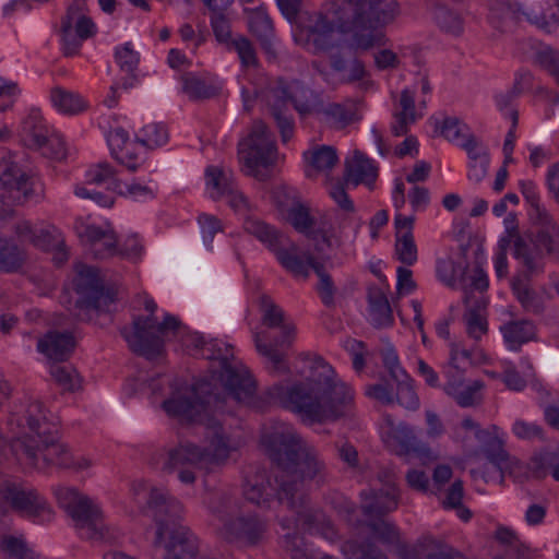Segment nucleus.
Segmentation results:
<instances>
[{
	"label": "nucleus",
	"instance_id": "f257e3e1",
	"mask_svg": "<svg viewBox=\"0 0 559 559\" xmlns=\"http://www.w3.org/2000/svg\"><path fill=\"white\" fill-rule=\"evenodd\" d=\"M266 454L277 467L275 486L265 469L251 468L245 476V498L260 507L273 499L288 508L299 504L298 493L310 485L322 488L329 483L328 465L319 450L294 430L273 432L264 438Z\"/></svg>",
	"mask_w": 559,
	"mask_h": 559
},
{
	"label": "nucleus",
	"instance_id": "f03ea898",
	"mask_svg": "<svg viewBox=\"0 0 559 559\" xmlns=\"http://www.w3.org/2000/svg\"><path fill=\"white\" fill-rule=\"evenodd\" d=\"M329 12L332 20L322 12L300 16L296 40L326 52L336 46L337 31L350 36V45L356 50L384 46L386 39L379 29L396 19L400 8L396 0H333Z\"/></svg>",
	"mask_w": 559,
	"mask_h": 559
},
{
	"label": "nucleus",
	"instance_id": "7ed1b4c3",
	"mask_svg": "<svg viewBox=\"0 0 559 559\" xmlns=\"http://www.w3.org/2000/svg\"><path fill=\"white\" fill-rule=\"evenodd\" d=\"M194 345L202 350L205 359L219 360L218 380L225 392L222 393L207 379H200L191 385L176 382L171 396L162 403L166 414L190 423L202 421L203 414L207 411L222 409L226 394L238 402H249L254 394L255 383L245 367L230 364L231 346L217 340L205 341L203 337H197Z\"/></svg>",
	"mask_w": 559,
	"mask_h": 559
},
{
	"label": "nucleus",
	"instance_id": "20e7f679",
	"mask_svg": "<svg viewBox=\"0 0 559 559\" xmlns=\"http://www.w3.org/2000/svg\"><path fill=\"white\" fill-rule=\"evenodd\" d=\"M270 396L308 425L346 418L352 415L355 403L354 390L320 356L313 359L305 381L289 386L274 385Z\"/></svg>",
	"mask_w": 559,
	"mask_h": 559
},
{
	"label": "nucleus",
	"instance_id": "39448f33",
	"mask_svg": "<svg viewBox=\"0 0 559 559\" xmlns=\"http://www.w3.org/2000/svg\"><path fill=\"white\" fill-rule=\"evenodd\" d=\"M147 503L157 526L153 545L165 549L164 559H195L199 539L189 527L177 522L183 509L181 502L167 491L152 488Z\"/></svg>",
	"mask_w": 559,
	"mask_h": 559
},
{
	"label": "nucleus",
	"instance_id": "423d86ee",
	"mask_svg": "<svg viewBox=\"0 0 559 559\" xmlns=\"http://www.w3.org/2000/svg\"><path fill=\"white\" fill-rule=\"evenodd\" d=\"M10 450L17 460H25L31 466L44 468H86L88 461L82 459L74 463L67 447L59 441L57 427H44L41 438L24 436L10 442Z\"/></svg>",
	"mask_w": 559,
	"mask_h": 559
},
{
	"label": "nucleus",
	"instance_id": "0eeeda50",
	"mask_svg": "<svg viewBox=\"0 0 559 559\" xmlns=\"http://www.w3.org/2000/svg\"><path fill=\"white\" fill-rule=\"evenodd\" d=\"M144 308L150 316L134 318L133 331L123 328L121 335L133 353L154 359L163 353L165 340L170 334H179L182 325L179 319L171 314H166L164 320L158 322L154 317L157 305L153 299H146Z\"/></svg>",
	"mask_w": 559,
	"mask_h": 559
},
{
	"label": "nucleus",
	"instance_id": "6e6552de",
	"mask_svg": "<svg viewBox=\"0 0 559 559\" xmlns=\"http://www.w3.org/2000/svg\"><path fill=\"white\" fill-rule=\"evenodd\" d=\"M324 247L325 245L321 241H316L314 251L318 257L311 252H306L302 257L297 254L295 245L292 246L293 250L278 246L273 252L281 265L295 277L307 280L312 270L319 278L316 290L322 304L328 308H333L337 288L328 269L333 267L334 263L330 257L324 254Z\"/></svg>",
	"mask_w": 559,
	"mask_h": 559
},
{
	"label": "nucleus",
	"instance_id": "1a4fd4ad",
	"mask_svg": "<svg viewBox=\"0 0 559 559\" xmlns=\"http://www.w3.org/2000/svg\"><path fill=\"white\" fill-rule=\"evenodd\" d=\"M74 290L78 298L72 313L79 321H96L104 316L108 322H111L117 292L114 287L105 286L98 269L82 265L74 278Z\"/></svg>",
	"mask_w": 559,
	"mask_h": 559
},
{
	"label": "nucleus",
	"instance_id": "9d476101",
	"mask_svg": "<svg viewBox=\"0 0 559 559\" xmlns=\"http://www.w3.org/2000/svg\"><path fill=\"white\" fill-rule=\"evenodd\" d=\"M59 506L74 521L81 535L87 539H107V527L103 523V514L98 506L75 488L59 486L55 489Z\"/></svg>",
	"mask_w": 559,
	"mask_h": 559
},
{
	"label": "nucleus",
	"instance_id": "9b49d317",
	"mask_svg": "<svg viewBox=\"0 0 559 559\" xmlns=\"http://www.w3.org/2000/svg\"><path fill=\"white\" fill-rule=\"evenodd\" d=\"M277 148L271 130L262 120L253 122L248 138L240 143L239 158L243 163L246 175L259 180H266L267 174L259 167L274 165Z\"/></svg>",
	"mask_w": 559,
	"mask_h": 559
},
{
	"label": "nucleus",
	"instance_id": "f8f14e48",
	"mask_svg": "<svg viewBox=\"0 0 559 559\" xmlns=\"http://www.w3.org/2000/svg\"><path fill=\"white\" fill-rule=\"evenodd\" d=\"M10 511L41 522H49L53 518L51 507L36 489L5 479L0 484V515Z\"/></svg>",
	"mask_w": 559,
	"mask_h": 559
},
{
	"label": "nucleus",
	"instance_id": "ddd939ff",
	"mask_svg": "<svg viewBox=\"0 0 559 559\" xmlns=\"http://www.w3.org/2000/svg\"><path fill=\"white\" fill-rule=\"evenodd\" d=\"M259 301L262 311V323L271 329L281 328L282 338L267 345L262 343L261 334L257 333L254 335L257 350L259 354L266 357L276 370L287 372L289 369L285 365V355L281 353L277 347H289L292 345L295 338L296 328L294 324L284 323L285 313L283 309L277 306L270 296L262 295Z\"/></svg>",
	"mask_w": 559,
	"mask_h": 559
},
{
	"label": "nucleus",
	"instance_id": "4468645a",
	"mask_svg": "<svg viewBox=\"0 0 559 559\" xmlns=\"http://www.w3.org/2000/svg\"><path fill=\"white\" fill-rule=\"evenodd\" d=\"M0 182L17 203L43 198V186L39 180L29 176L13 160L9 152H0Z\"/></svg>",
	"mask_w": 559,
	"mask_h": 559
},
{
	"label": "nucleus",
	"instance_id": "2eb2a0df",
	"mask_svg": "<svg viewBox=\"0 0 559 559\" xmlns=\"http://www.w3.org/2000/svg\"><path fill=\"white\" fill-rule=\"evenodd\" d=\"M205 455L203 447L182 441L167 450L162 468L165 473L177 474L182 484L192 485L197 480V471L207 465Z\"/></svg>",
	"mask_w": 559,
	"mask_h": 559
},
{
	"label": "nucleus",
	"instance_id": "dca6fc26",
	"mask_svg": "<svg viewBox=\"0 0 559 559\" xmlns=\"http://www.w3.org/2000/svg\"><path fill=\"white\" fill-rule=\"evenodd\" d=\"M21 141L28 148L39 151L48 158L61 159L66 156L63 140L49 135V130L38 111H32L23 120Z\"/></svg>",
	"mask_w": 559,
	"mask_h": 559
},
{
	"label": "nucleus",
	"instance_id": "f3484780",
	"mask_svg": "<svg viewBox=\"0 0 559 559\" xmlns=\"http://www.w3.org/2000/svg\"><path fill=\"white\" fill-rule=\"evenodd\" d=\"M282 216L298 233L305 234L314 241H321L328 249H340L343 246L342 236L333 227L312 230L314 218L310 214V209L301 201L282 214Z\"/></svg>",
	"mask_w": 559,
	"mask_h": 559
},
{
	"label": "nucleus",
	"instance_id": "a211bd4d",
	"mask_svg": "<svg viewBox=\"0 0 559 559\" xmlns=\"http://www.w3.org/2000/svg\"><path fill=\"white\" fill-rule=\"evenodd\" d=\"M266 530V522L259 515L251 513L226 521L221 534L229 543L257 546L263 540Z\"/></svg>",
	"mask_w": 559,
	"mask_h": 559
},
{
	"label": "nucleus",
	"instance_id": "6ab92c4d",
	"mask_svg": "<svg viewBox=\"0 0 559 559\" xmlns=\"http://www.w3.org/2000/svg\"><path fill=\"white\" fill-rule=\"evenodd\" d=\"M396 383L395 393L388 382H380L367 385L365 393L370 399L378 401L383 405H392L396 402L400 406L408 411H417L420 405L419 396L415 391L414 381L409 377Z\"/></svg>",
	"mask_w": 559,
	"mask_h": 559
},
{
	"label": "nucleus",
	"instance_id": "aec40b11",
	"mask_svg": "<svg viewBox=\"0 0 559 559\" xmlns=\"http://www.w3.org/2000/svg\"><path fill=\"white\" fill-rule=\"evenodd\" d=\"M265 105L270 116L276 123L283 143L288 142L295 131V121L289 109V98L284 86V79H280L276 85L265 93Z\"/></svg>",
	"mask_w": 559,
	"mask_h": 559
},
{
	"label": "nucleus",
	"instance_id": "412c9836",
	"mask_svg": "<svg viewBox=\"0 0 559 559\" xmlns=\"http://www.w3.org/2000/svg\"><path fill=\"white\" fill-rule=\"evenodd\" d=\"M205 438L209 447L205 449V462L212 465H224L233 451L238 450L239 442L227 435L222 424L213 417L207 418L205 424Z\"/></svg>",
	"mask_w": 559,
	"mask_h": 559
},
{
	"label": "nucleus",
	"instance_id": "4be33fe9",
	"mask_svg": "<svg viewBox=\"0 0 559 559\" xmlns=\"http://www.w3.org/2000/svg\"><path fill=\"white\" fill-rule=\"evenodd\" d=\"M248 19V31L257 38L262 50L269 59L277 58V51L273 39L275 36L274 25L266 12L265 7L261 5L255 9H245Z\"/></svg>",
	"mask_w": 559,
	"mask_h": 559
},
{
	"label": "nucleus",
	"instance_id": "5701e85b",
	"mask_svg": "<svg viewBox=\"0 0 559 559\" xmlns=\"http://www.w3.org/2000/svg\"><path fill=\"white\" fill-rule=\"evenodd\" d=\"M362 499L361 511L368 519L383 518L399 507V489H368L360 492Z\"/></svg>",
	"mask_w": 559,
	"mask_h": 559
},
{
	"label": "nucleus",
	"instance_id": "b1692460",
	"mask_svg": "<svg viewBox=\"0 0 559 559\" xmlns=\"http://www.w3.org/2000/svg\"><path fill=\"white\" fill-rule=\"evenodd\" d=\"M512 254L523 267V270L516 274L538 276L544 273L546 258L528 234H523V236H518L516 239H514V250Z\"/></svg>",
	"mask_w": 559,
	"mask_h": 559
},
{
	"label": "nucleus",
	"instance_id": "393cba45",
	"mask_svg": "<svg viewBox=\"0 0 559 559\" xmlns=\"http://www.w3.org/2000/svg\"><path fill=\"white\" fill-rule=\"evenodd\" d=\"M78 236L92 248L95 258L104 259L119 254L118 239L114 230L103 229L95 225H81L76 227Z\"/></svg>",
	"mask_w": 559,
	"mask_h": 559
},
{
	"label": "nucleus",
	"instance_id": "a878e982",
	"mask_svg": "<svg viewBox=\"0 0 559 559\" xmlns=\"http://www.w3.org/2000/svg\"><path fill=\"white\" fill-rule=\"evenodd\" d=\"M109 146L112 157L130 171H135L141 165L139 145L131 141L128 132L122 128H116L109 133Z\"/></svg>",
	"mask_w": 559,
	"mask_h": 559
},
{
	"label": "nucleus",
	"instance_id": "bb28decb",
	"mask_svg": "<svg viewBox=\"0 0 559 559\" xmlns=\"http://www.w3.org/2000/svg\"><path fill=\"white\" fill-rule=\"evenodd\" d=\"M535 275L515 274L511 280V289L525 312L539 316L545 311V299L533 288Z\"/></svg>",
	"mask_w": 559,
	"mask_h": 559
},
{
	"label": "nucleus",
	"instance_id": "cd10ccee",
	"mask_svg": "<svg viewBox=\"0 0 559 559\" xmlns=\"http://www.w3.org/2000/svg\"><path fill=\"white\" fill-rule=\"evenodd\" d=\"M284 86L290 104L301 118L316 114L320 109V95L304 82L284 80Z\"/></svg>",
	"mask_w": 559,
	"mask_h": 559
},
{
	"label": "nucleus",
	"instance_id": "c85d7f7f",
	"mask_svg": "<svg viewBox=\"0 0 559 559\" xmlns=\"http://www.w3.org/2000/svg\"><path fill=\"white\" fill-rule=\"evenodd\" d=\"M383 440L396 454H408L415 449V436L405 423L396 424L389 414L383 416Z\"/></svg>",
	"mask_w": 559,
	"mask_h": 559
},
{
	"label": "nucleus",
	"instance_id": "c756f323",
	"mask_svg": "<svg viewBox=\"0 0 559 559\" xmlns=\"http://www.w3.org/2000/svg\"><path fill=\"white\" fill-rule=\"evenodd\" d=\"M75 346L74 337L71 333L49 331L37 343V349L48 359L53 361H64L72 354Z\"/></svg>",
	"mask_w": 559,
	"mask_h": 559
},
{
	"label": "nucleus",
	"instance_id": "7c9ffc66",
	"mask_svg": "<svg viewBox=\"0 0 559 559\" xmlns=\"http://www.w3.org/2000/svg\"><path fill=\"white\" fill-rule=\"evenodd\" d=\"M378 177L377 168L371 160L359 151H355L350 159L345 162L343 180L347 185L357 187L360 183L369 185Z\"/></svg>",
	"mask_w": 559,
	"mask_h": 559
},
{
	"label": "nucleus",
	"instance_id": "2f4dec72",
	"mask_svg": "<svg viewBox=\"0 0 559 559\" xmlns=\"http://www.w3.org/2000/svg\"><path fill=\"white\" fill-rule=\"evenodd\" d=\"M87 10L86 0H73L67 9L61 22H68L70 29L81 39H87L96 33V26L85 12Z\"/></svg>",
	"mask_w": 559,
	"mask_h": 559
},
{
	"label": "nucleus",
	"instance_id": "473e14b6",
	"mask_svg": "<svg viewBox=\"0 0 559 559\" xmlns=\"http://www.w3.org/2000/svg\"><path fill=\"white\" fill-rule=\"evenodd\" d=\"M503 340L511 350L536 338V326L527 319L512 320L500 326Z\"/></svg>",
	"mask_w": 559,
	"mask_h": 559
},
{
	"label": "nucleus",
	"instance_id": "72a5a7b5",
	"mask_svg": "<svg viewBox=\"0 0 559 559\" xmlns=\"http://www.w3.org/2000/svg\"><path fill=\"white\" fill-rule=\"evenodd\" d=\"M27 252L13 238L0 235V273L13 274L23 270Z\"/></svg>",
	"mask_w": 559,
	"mask_h": 559
},
{
	"label": "nucleus",
	"instance_id": "f704fd0d",
	"mask_svg": "<svg viewBox=\"0 0 559 559\" xmlns=\"http://www.w3.org/2000/svg\"><path fill=\"white\" fill-rule=\"evenodd\" d=\"M367 300L372 325L377 329L393 324V312L386 294L379 287L368 289Z\"/></svg>",
	"mask_w": 559,
	"mask_h": 559
},
{
	"label": "nucleus",
	"instance_id": "c9c22d12",
	"mask_svg": "<svg viewBox=\"0 0 559 559\" xmlns=\"http://www.w3.org/2000/svg\"><path fill=\"white\" fill-rule=\"evenodd\" d=\"M521 16L520 9L509 0H490L488 20L500 32H508Z\"/></svg>",
	"mask_w": 559,
	"mask_h": 559
},
{
	"label": "nucleus",
	"instance_id": "e433bc0d",
	"mask_svg": "<svg viewBox=\"0 0 559 559\" xmlns=\"http://www.w3.org/2000/svg\"><path fill=\"white\" fill-rule=\"evenodd\" d=\"M401 111L394 114V123L392 124V133L395 136L405 135L408 132V126L417 119L415 110V94L409 90H403L400 97Z\"/></svg>",
	"mask_w": 559,
	"mask_h": 559
},
{
	"label": "nucleus",
	"instance_id": "4c0bfd02",
	"mask_svg": "<svg viewBox=\"0 0 559 559\" xmlns=\"http://www.w3.org/2000/svg\"><path fill=\"white\" fill-rule=\"evenodd\" d=\"M243 229L265 243L272 251L283 245L284 236L274 227L257 217L247 216L243 221Z\"/></svg>",
	"mask_w": 559,
	"mask_h": 559
},
{
	"label": "nucleus",
	"instance_id": "58836bf2",
	"mask_svg": "<svg viewBox=\"0 0 559 559\" xmlns=\"http://www.w3.org/2000/svg\"><path fill=\"white\" fill-rule=\"evenodd\" d=\"M528 235L546 259L559 261V226L534 229Z\"/></svg>",
	"mask_w": 559,
	"mask_h": 559
},
{
	"label": "nucleus",
	"instance_id": "ea45409f",
	"mask_svg": "<svg viewBox=\"0 0 559 559\" xmlns=\"http://www.w3.org/2000/svg\"><path fill=\"white\" fill-rule=\"evenodd\" d=\"M50 99L59 111L67 115H76L86 109V104L79 94L60 86L51 88Z\"/></svg>",
	"mask_w": 559,
	"mask_h": 559
},
{
	"label": "nucleus",
	"instance_id": "a19ab883",
	"mask_svg": "<svg viewBox=\"0 0 559 559\" xmlns=\"http://www.w3.org/2000/svg\"><path fill=\"white\" fill-rule=\"evenodd\" d=\"M206 185L213 189L212 198L217 200L231 193V189L236 186L233 175L226 174L217 166H207L205 169Z\"/></svg>",
	"mask_w": 559,
	"mask_h": 559
},
{
	"label": "nucleus",
	"instance_id": "79ce46f5",
	"mask_svg": "<svg viewBox=\"0 0 559 559\" xmlns=\"http://www.w3.org/2000/svg\"><path fill=\"white\" fill-rule=\"evenodd\" d=\"M226 49L234 50L242 68H258L259 59L252 41L245 35H237L226 46Z\"/></svg>",
	"mask_w": 559,
	"mask_h": 559
},
{
	"label": "nucleus",
	"instance_id": "37998d69",
	"mask_svg": "<svg viewBox=\"0 0 559 559\" xmlns=\"http://www.w3.org/2000/svg\"><path fill=\"white\" fill-rule=\"evenodd\" d=\"M306 488L298 493L299 504L296 508H289L296 515L297 521L307 530L318 528L320 525H330V521L321 510L306 509Z\"/></svg>",
	"mask_w": 559,
	"mask_h": 559
},
{
	"label": "nucleus",
	"instance_id": "c03bdc74",
	"mask_svg": "<svg viewBox=\"0 0 559 559\" xmlns=\"http://www.w3.org/2000/svg\"><path fill=\"white\" fill-rule=\"evenodd\" d=\"M305 159L318 171H329L337 163L338 157L333 146L321 145L304 153Z\"/></svg>",
	"mask_w": 559,
	"mask_h": 559
},
{
	"label": "nucleus",
	"instance_id": "a18cd8bd",
	"mask_svg": "<svg viewBox=\"0 0 559 559\" xmlns=\"http://www.w3.org/2000/svg\"><path fill=\"white\" fill-rule=\"evenodd\" d=\"M183 93L193 100L206 99L216 95V88L195 74L188 72L181 76Z\"/></svg>",
	"mask_w": 559,
	"mask_h": 559
},
{
	"label": "nucleus",
	"instance_id": "49530a36",
	"mask_svg": "<svg viewBox=\"0 0 559 559\" xmlns=\"http://www.w3.org/2000/svg\"><path fill=\"white\" fill-rule=\"evenodd\" d=\"M229 7H226V3L219 5L215 10H210V23L213 29V34L216 40L226 46L234 37L231 36V26L230 21L227 15Z\"/></svg>",
	"mask_w": 559,
	"mask_h": 559
},
{
	"label": "nucleus",
	"instance_id": "de8ad7c7",
	"mask_svg": "<svg viewBox=\"0 0 559 559\" xmlns=\"http://www.w3.org/2000/svg\"><path fill=\"white\" fill-rule=\"evenodd\" d=\"M115 58L120 69L131 75L122 83L123 87H131L135 80L134 71L136 70L140 61L139 55L132 49L131 43H127L122 47L116 49Z\"/></svg>",
	"mask_w": 559,
	"mask_h": 559
},
{
	"label": "nucleus",
	"instance_id": "09e8293b",
	"mask_svg": "<svg viewBox=\"0 0 559 559\" xmlns=\"http://www.w3.org/2000/svg\"><path fill=\"white\" fill-rule=\"evenodd\" d=\"M433 14L437 24L442 31L454 36L463 33L464 21L457 12L447 8L445 5H438L436 7Z\"/></svg>",
	"mask_w": 559,
	"mask_h": 559
},
{
	"label": "nucleus",
	"instance_id": "8fccbe9b",
	"mask_svg": "<svg viewBox=\"0 0 559 559\" xmlns=\"http://www.w3.org/2000/svg\"><path fill=\"white\" fill-rule=\"evenodd\" d=\"M466 266L456 263L451 258L439 259L437 261L436 273L438 278L449 287H454L457 280L465 274Z\"/></svg>",
	"mask_w": 559,
	"mask_h": 559
},
{
	"label": "nucleus",
	"instance_id": "3c124183",
	"mask_svg": "<svg viewBox=\"0 0 559 559\" xmlns=\"http://www.w3.org/2000/svg\"><path fill=\"white\" fill-rule=\"evenodd\" d=\"M316 114L323 115L328 120L341 128L348 126L356 119L355 111L344 105L331 103L324 106L322 100L320 103V109Z\"/></svg>",
	"mask_w": 559,
	"mask_h": 559
},
{
	"label": "nucleus",
	"instance_id": "603ef678",
	"mask_svg": "<svg viewBox=\"0 0 559 559\" xmlns=\"http://www.w3.org/2000/svg\"><path fill=\"white\" fill-rule=\"evenodd\" d=\"M87 182L102 185L108 183V188L117 190L121 188L122 183L116 178L115 168L108 163H99L87 171Z\"/></svg>",
	"mask_w": 559,
	"mask_h": 559
},
{
	"label": "nucleus",
	"instance_id": "864d4df0",
	"mask_svg": "<svg viewBox=\"0 0 559 559\" xmlns=\"http://www.w3.org/2000/svg\"><path fill=\"white\" fill-rule=\"evenodd\" d=\"M26 423L36 438H41L44 427H56L46 420L43 404L39 401L31 402L26 408Z\"/></svg>",
	"mask_w": 559,
	"mask_h": 559
},
{
	"label": "nucleus",
	"instance_id": "5fc2aeb1",
	"mask_svg": "<svg viewBox=\"0 0 559 559\" xmlns=\"http://www.w3.org/2000/svg\"><path fill=\"white\" fill-rule=\"evenodd\" d=\"M367 526L383 544H396L400 539L397 527L382 518L369 519Z\"/></svg>",
	"mask_w": 559,
	"mask_h": 559
},
{
	"label": "nucleus",
	"instance_id": "6e6d98bb",
	"mask_svg": "<svg viewBox=\"0 0 559 559\" xmlns=\"http://www.w3.org/2000/svg\"><path fill=\"white\" fill-rule=\"evenodd\" d=\"M534 473L537 477H545L547 472L555 480L559 481V454L556 452H544L533 457Z\"/></svg>",
	"mask_w": 559,
	"mask_h": 559
},
{
	"label": "nucleus",
	"instance_id": "4d7b16f0",
	"mask_svg": "<svg viewBox=\"0 0 559 559\" xmlns=\"http://www.w3.org/2000/svg\"><path fill=\"white\" fill-rule=\"evenodd\" d=\"M50 374L55 381L66 391H75L81 386L79 373L71 366H52Z\"/></svg>",
	"mask_w": 559,
	"mask_h": 559
},
{
	"label": "nucleus",
	"instance_id": "13d9d810",
	"mask_svg": "<svg viewBox=\"0 0 559 559\" xmlns=\"http://www.w3.org/2000/svg\"><path fill=\"white\" fill-rule=\"evenodd\" d=\"M272 200L281 215L301 201L298 192L294 188L284 185L274 187L272 190Z\"/></svg>",
	"mask_w": 559,
	"mask_h": 559
},
{
	"label": "nucleus",
	"instance_id": "bf43d9fd",
	"mask_svg": "<svg viewBox=\"0 0 559 559\" xmlns=\"http://www.w3.org/2000/svg\"><path fill=\"white\" fill-rule=\"evenodd\" d=\"M207 506L213 514L223 520L233 512L236 503L235 499L228 492L216 491L210 495Z\"/></svg>",
	"mask_w": 559,
	"mask_h": 559
},
{
	"label": "nucleus",
	"instance_id": "052dcab7",
	"mask_svg": "<svg viewBox=\"0 0 559 559\" xmlns=\"http://www.w3.org/2000/svg\"><path fill=\"white\" fill-rule=\"evenodd\" d=\"M395 254L403 264L413 265L417 261V247L414 236H397L395 240Z\"/></svg>",
	"mask_w": 559,
	"mask_h": 559
},
{
	"label": "nucleus",
	"instance_id": "680f3d73",
	"mask_svg": "<svg viewBox=\"0 0 559 559\" xmlns=\"http://www.w3.org/2000/svg\"><path fill=\"white\" fill-rule=\"evenodd\" d=\"M168 140V131L165 126L156 122L147 123L142 128L141 144L147 147L164 145Z\"/></svg>",
	"mask_w": 559,
	"mask_h": 559
},
{
	"label": "nucleus",
	"instance_id": "e2e57ef3",
	"mask_svg": "<svg viewBox=\"0 0 559 559\" xmlns=\"http://www.w3.org/2000/svg\"><path fill=\"white\" fill-rule=\"evenodd\" d=\"M2 546L11 559H39L20 538L13 536L4 537Z\"/></svg>",
	"mask_w": 559,
	"mask_h": 559
},
{
	"label": "nucleus",
	"instance_id": "0e129e2a",
	"mask_svg": "<svg viewBox=\"0 0 559 559\" xmlns=\"http://www.w3.org/2000/svg\"><path fill=\"white\" fill-rule=\"evenodd\" d=\"M381 356L382 364L394 382L409 378L407 372L401 367L399 356L393 347L386 348L382 352Z\"/></svg>",
	"mask_w": 559,
	"mask_h": 559
},
{
	"label": "nucleus",
	"instance_id": "69168bd1",
	"mask_svg": "<svg viewBox=\"0 0 559 559\" xmlns=\"http://www.w3.org/2000/svg\"><path fill=\"white\" fill-rule=\"evenodd\" d=\"M464 320L466 323V332L472 338L478 341L487 333V321L477 310L469 309L465 313Z\"/></svg>",
	"mask_w": 559,
	"mask_h": 559
},
{
	"label": "nucleus",
	"instance_id": "338daca9",
	"mask_svg": "<svg viewBox=\"0 0 559 559\" xmlns=\"http://www.w3.org/2000/svg\"><path fill=\"white\" fill-rule=\"evenodd\" d=\"M512 432L523 440H544L545 433L542 426L536 423L518 419L512 426Z\"/></svg>",
	"mask_w": 559,
	"mask_h": 559
},
{
	"label": "nucleus",
	"instance_id": "774afa93",
	"mask_svg": "<svg viewBox=\"0 0 559 559\" xmlns=\"http://www.w3.org/2000/svg\"><path fill=\"white\" fill-rule=\"evenodd\" d=\"M427 559H464V557L452 546L440 540L428 539Z\"/></svg>",
	"mask_w": 559,
	"mask_h": 559
}]
</instances>
